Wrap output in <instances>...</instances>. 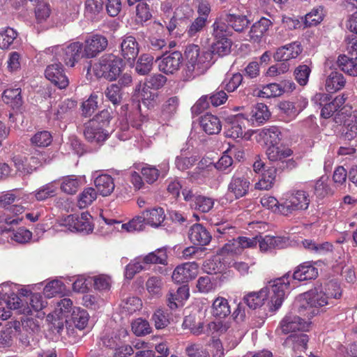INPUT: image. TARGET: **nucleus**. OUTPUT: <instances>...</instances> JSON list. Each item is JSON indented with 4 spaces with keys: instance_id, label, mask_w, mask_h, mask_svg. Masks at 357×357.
Listing matches in <instances>:
<instances>
[{
    "instance_id": "ddd939ff",
    "label": "nucleus",
    "mask_w": 357,
    "mask_h": 357,
    "mask_svg": "<svg viewBox=\"0 0 357 357\" xmlns=\"http://www.w3.org/2000/svg\"><path fill=\"white\" fill-rule=\"evenodd\" d=\"M22 294L24 296H29V305L30 306H25L22 304V299L15 294L20 299V308H17V310H19L20 313L25 314V315H29L32 314V310L35 312H39L40 310H43L47 305V302L45 300L43 299V296L40 294H31V292L24 290L22 291Z\"/></svg>"
},
{
    "instance_id": "5701e85b",
    "label": "nucleus",
    "mask_w": 357,
    "mask_h": 357,
    "mask_svg": "<svg viewBox=\"0 0 357 357\" xmlns=\"http://www.w3.org/2000/svg\"><path fill=\"white\" fill-rule=\"evenodd\" d=\"M348 92H344L337 96L334 99L330 100L321 110V116L324 119H328L337 112L349 98Z\"/></svg>"
},
{
    "instance_id": "cd10ccee",
    "label": "nucleus",
    "mask_w": 357,
    "mask_h": 357,
    "mask_svg": "<svg viewBox=\"0 0 357 357\" xmlns=\"http://www.w3.org/2000/svg\"><path fill=\"white\" fill-rule=\"evenodd\" d=\"M77 102L70 99H66L60 102L56 109H52L48 114L50 120L56 121L64 119L76 107Z\"/></svg>"
},
{
    "instance_id": "4d7b16f0",
    "label": "nucleus",
    "mask_w": 357,
    "mask_h": 357,
    "mask_svg": "<svg viewBox=\"0 0 357 357\" xmlns=\"http://www.w3.org/2000/svg\"><path fill=\"white\" fill-rule=\"evenodd\" d=\"M194 205L192 206V209L199 211L202 213H207L210 211L214 205V200L208 197L199 195L197 197Z\"/></svg>"
},
{
    "instance_id": "9d476101",
    "label": "nucleus",
    "mask_w": 357,
    "mask_h": 357,
    "mask_svg": "<svg viewBox=\"0 0 357 357\" xmlns=\"http://www.w3.org/2000/svg\"><path fill=\"white\" fill-rule=\"evenodd\" d=\"M82 44L85 58L91 59L96 57L107 48L108 40L102 35L93 34L87 37Z\"/></svg>"
},
{
    "instance_id": "473e14b6",
    "label": "nucleus",
    "mask_w": 357,
    "mask_h": 357,
    "mask_svg": "<svg viewBox=\"0 0 357 357\" xmlns=\"http://www.w3.org/2000/svg\"><path fill=\"white\" fill-rule=\"evenodd\" d=\"M302 245L309 252L320 255L332 252L333 249V245L329 242L317 243L312 239L303 240Z\"/></svg>"
},
{
    "instance_id": "7c9ffc66",
    "label": "nucleus",
    "mask_w": 357,
    "mask_h": 357,
    "mask_svg": "<svg viewBox=\"0 0 357 357\" xmlns=\"http://www.w3.org/2000/svg\"><path fill=\"white\" fill-rule=\"evenodd\" d=\"M97 190L102 196L109 195L114 190V183L112 177L108 174H101L94 180Z\"/></svg>"
},
{
    "instance_id": "a18cd8bd",
    "label": "nucleus",
    "mask_w": 357,
    "mask_h": 357,
    "mask_svg": "<svg viewBox=\"0 0 357 357\" xmlns=\"http://www.w3.org/2000/svg\"><path fill=\"white\" fill-rule=\"evenodd\" d=\"M276 177V169L270 168L263 173L261 178L255 184V188L259 190H269L273 185Z\"/></svg>"
},
{
    "instance_id": "49530a36",
    "label": "nucleus",
    "mask_w": 357,
    "mask_h": 357,
    "mask_svg": "<svg viewBox=\"0 0 357 357\" xmlns=\"http://www.w3.org/2000/svg\"><path fill=\"white\" fill-rule=\"evenodd\" d=\"M153 59L154 57L151 54H142L135 66V70L137 73L142 75L148 74L152 69Z\"/></svg>"
},
{
    "instance_id": "6e6552de",
    "label": "nucleus",
    "mask_w": 357,
    "mask_h": 357,
    "mask_svg": "<svg viewBox=\"0 0 357 357\" xmlns=\"http://www.w3.org/2000/svg\"><path fill=\"white\" fill-rule=\"evenodd\" d=\"M91 219V215L86 212L82 213L80 215H69L62 220L61 225L71 231L88 233L93 230Z\"/></svg>"
},
{
    "instance_id": "423d86ee",
    "label": "nucleus",
    "mask_w": 357,
    "mask_h": 357,
    "mask_svg": "<svg viewBox=\"0 0 357 357\" xmlns=\"http://www.w3.org/2000/svg\"><path fill=\"white\" fill-rule=\"evenodd\" d=\"M310 194L303 190H292L282 203L281 214L288 216L294 212L306 211L310 204Z\"/></svg>"
},
{
    "instance_id": "bf43d9fd",
    "label": "nucleus",
    "mask_w": 357,
    "mask_h": 357,
    "mask_svg": "<svg viewBox=\"0 0 357 357\" xmlns=\"http://www.w3.org/2000/svg\"><path fill=\"white\" fill-rule=\"evenodd\" d=\"M17 36V33L12 28L8 27L0 31V48L7 49Z\"/></svg>"
},
{
    "instance_id": "338daca9",
    "label": "nucleus",
    "mask_w": 357,
    "mask_h": 357,
    "mask_svg": "<svg viewBox=\"0 0 357 357\" xmlns=\"http://www.w3.org/2000/svg\"><path fill=\"white\" fill-rule=\"evenodd\" d=\"M143 178L149 184L155 182L159 177V169L155 167L146 164L141 169Z\"/></svg>"
},
{
    "instance_id": "20e7f679",
    "label": "nucleus",
    "mask_w": 357,
    "mask_h": 357,
    "mask_svg": "<svg viewBox=\"0 0 357 357\" xmlns=\"http://www.w3.org/2000/svg\"><path fill=\"white\" fill-rule=\"evenodd\" d=\"M185 55L187 59L186 68L190 76H198L204 73L211 64L212 54L208 52H199L197 45L186 47Z\"/></svg>"
},
{
    "instance_id": "dca6fc26",
    "label": "nucleus",
    "mask_w": 357,
    "mask_h": 357,
    "mask_svg": "<svg viewBox=\"0 0 357 357\" xmlns=\"http://www.w3.org/2000/svg\"><path fill=\"white\" fill-rule=\"evenodd\" d=\"M303 48L300 42L295 41L276 50L273 58L277 61H285L297 58L302 52Z\"/></svg>"
},
{
    "instance_id": "72a5a7b5",
    "label": "nucleus",
    "mask_w": 357,
    "mask_h": 357,
    "mask_svg": "<svg viewBox=\"0 0 357 357\" xmlns=\"http://www.w3.org/2000/svg\"><path fill=\"white\" fill-rule=\"evenodd\" d=\"M346 80L342 73L333 71L327 77L325 82V89L329 93H334L342 89Z\"/></svg>"
},
{
    "instance_id": "f3484780",
    "label": "nucleus",
    "mask_w": 357,
    "mask_h": 357,
    "mask_svg": "<svg viewBox=\"0 0 357 357\" xmlns=\"http://www.w3.org/2000/svg\"><path fill=\"white\" fill-rule=\"evenodd\" d=\"M249 186L248 179L244 175L236 173L232 176L228 185V192L238 199L248 192Z\"/></svg>"
},
{
    "instance_id": "6e6d98bb",
    "label": "nucleus",
    "mask_w": 357,
    "mask_h": 357,
    "mask_svg": "<svg viewBox=\"0 0 357 357\" xmlns=\"http://www.w3.org/2000/svg\"><path fill=\"white\" fill-rule=\"evenodd\" d=\"M342 134L347 140H351L357 135V120L356 116H351L344 123Z\"/></svg>"
},
{
    "instance_id": "4468645a",
    "label": "nucleus",
    "mask_w": 357,
    "mask_h": 357,
    "mask_svg": "<svg viewBox=\"0 0 357 357\" xmlns=\"http://www.w3.org/2000/svg\"><path fill=\"white\" fill-rule=\"evenodd\" d=\"M20 299L15 293L0 292V319L6 320L11 316V310L20 308Z\"/></svg>"
},
{
    "instance_id": "69168bd1",
    "label": "nucleus",
    "mask_w": 357,
    "mask_h": 357,
    "mask_svg": "<svg viewBox=\"0 0 357 357\" xmlns=\"http://www.w3.org/2000/svg\"><path fill=\"white\" fill-rule=\"evenodd\" d=\"M144 222H146L143 215L137 216L128 223L121 225V228L128 232L139 231L144 229Z\"/></svg>"
},
{
    "instance_id": "5fc2aeb1",
    "label": "nucleus",
    "mask_w": 357,
    "mask_h": 357,
    "mask_svg": "<svg viewBox=\"0 0 357 357\" xmlns=\"http://www.w3.org/2000/svg\"><path fill=\"white\" fill-rule=\"evenodd\" d=\"M97 198V192L93 188H85L79 195L78 206L84 208L91 205Z\"/></svg>"
},
{
    "instance_id": "de8ad7c7",
    "label": "nucleus",
    "mask_w": 357,
    "mask_h": 357,
    "mask_svg": "<svg viewBox=\"0 0 357 357\" xmlns=\"http://www.w3.org/2000/svg\"><path fill=\"white\" fill-rule=\"evenodd\" d=\"M326 295L327 301L329 303V306H333L335 304V300L340 299L342 296V290L340 286L335 282H328L324 290Z\"/></svg>"
},
{
    "instance_id": "864d4df0",
    "label": "nucleus",
    "mask_w": 357,
    "mask_h": 357,
    "mask_svg": "<svg viewBox=\"0 0 357 357\" xmlns=\"http://www.w3.org/2000/svg\"><path fill=\"white\" fill-rule=\"evenodd\" d=\"M105 95L114 105H120L123 99V93L120 86L112 84L105 90Z\"/></svg>"
},
{
    "instance_id": "79ce46f5",
    "label": "nucleus",
    "mask_w": 357,
    "mask_h": 357,
    "mask_svg": "<svg viewBox=\"0 0 357 357\" xmlns=\"http://www.w3.org/2000/svg\"><path fill=\"white\" fill-rule=\"evenodd\" d=\"M102 0H86L85 2V17L91 20H97L98 16L102 10Z\"/></svg>"
},
{
    "instance_id": "2eb2a0df",
    "label": "nucleus",
    "mask_w": 357,
    "mask_h": 357,
    "mask_svg": "<svg viewBox=\"0 0 357 357\" xmlns=\"http://www.w3.org/2000/svg\"><path fill=\"white\" fill-rule=\"evenodd\" d=\"M309 320H304L294 314H287L280 323L281 330L285 334L307 330L310 324Z\"/></svg>"
},
{
    "instance_id": "c756f323",
    "label": "nucleus",
    "mask_w": 357,
    "mask_h": 357,
    "mask_svg": "<svg viewBox=\"0 0 357 357\" xmlns=\"http://www.w3.org/2000/svg\"><path fill=\"white\" fill-rule=\"evenodd\" d=\"M200 126L203 130L208 135L218 134L222 129V124L219 118L211 114H206L202 116Z\"/></svg>"
},
{
    "instance_id": "58836bf2",
    "label": "nucleus",
    "mask_w": 357,
    "mask_h": 357,
    "mask_svg": "<svg viewBox=\"0 0 357 357\" xmlns=\"http://www.w3.org/2000/svg\"><path fill=\"white\" fill-rule=\"evenodd\" d=\"M260 250L261 252H267L274 248H283V238L279 236H266L264 238L261 236L257 238Z\"/></svg>"
},
{
    "instance_id": "09e8293b",
    "label": "nucleus",
    "mask_w": 357,
    "mask_h": 357,
    "mask_svg": "<svg viewBox=\"0 0 357 357\" xmlns=\"http://www.w3.org/2000/svg\"><path fill=\"white\" fill-rule=\"evenodd\" d=\"M89 315L88 312L79 307L73 310L72 313V320L75 326L82 330L87 326L89 321Z\"/></svg>"
},
{
    "instance_id": "e2e57ef3",
    "label": "nucleus",
    "mask_w": 357,
    "mask_h": 357,
    "mask_svg": "<svg viewBox=\"0 0 357 357\" xmlns=\"http://www.w3.org/2000/svg\"><path fill=\"white\" fill-rule=\"evenodd\" d=\"M236 121L231 122L227 128L226 136L236 139L243 136L242 126L238 123L239 120L245 119L243 114H238L236 116Z\"/></svg>"
},
{
    "instance_id": "393cba45",
    "label": "nucleus",
    "mask_w": 357,
    "mask_h": 357,
    "mask_svg": "<svg viewBox=\"0 0 357 357\" xmlns=\"http://www.w3.org/2000/svg\"><path fill=\"white\" fill-rule=\"evenodd\" d=\"M13 161L17 172L21 175L31 174L37 168L38 164V159L33 156L30 158L15 156Z\"/></svg>"
},
{
    "instance_id": "37998d69",
    "label": "nucleus",
    "mask_w": 357,
    "mask_h": 357,
    "mask_svg": "<svg viewBox=\"0 0 357 357\" xmlns=\"http://www.w3.org/2000/svg\"><path fill=\"white\" fill-rule=\"evenodd\" d=\"M80 180L75 176H67L61 179L60 188L62 192L73 195L75 194L80 187Z\"/></svg>"
},
{
    "instance_id": "b1692460",
    "label": "nucleus",
    "mask_w": 357,
    "mask_h": 357,
    "mask_svg": "<svg viewBox=\"0 0 357 357\" xmlns=\"http://www.w3.org/2000/svg\"><path fill=\"white\" fill-rule=\"evenodd\" d=\"M318 276V269L312 264L306 261L298 266L293 274V278L298 281L314 280Z\"/></svg>"
},
{
    "instance_id": "6ab92c4d",
    "label": "nucleus",
    "mask_w": 357,
    "mask_h": 357,
    "mask_svg": "<svg viewBox=\"0 0 357 357\" xmlns=\"http://www.w3.org/2000/svg\"><path fill=\"white\" fill-rule=\"evenodd\" d=\"M189 288L182 285L176 289H172L167 295V306L172 310L183 306V301L189 297Z\"/></svg>"
},
{
    "instance_id": "7ed1b4c3",
    "label": "nucleus",
    "mask_w": 357,
    "mask_h": 357,
    "mask_svg": "<svg viewBox=\"0 0 357 357\" xmlns=\"http://www.w3.org/2000/svg\"><path fill=\"white\" fill-rule=\"evenodd\" d=\"M111 116L107 110L101 111L93 119L85 124L84 135L86 139L93 144L105 142L109 135L108 130Z\"/></svg>"
},
{
    "instance_id": "680f3d73",
    "label": "nucleus",
    "mask_w": 357,
    "mask_h": 357,
    "mask_svg": "<svg viewBox=\"0 0 357 357\" xmlns=\"http://www.w3.org/2000/svg\"><path fill=\"white\" fill-rule=\"evenodd\" d=\"M163 287V281L160 277H150L146 282V288L152 296H159Z\"/></svg>"
},
{
    "instance_id": "a878e982",
    "label": "nucleus",
    "mask_w": 357,
    "mask_h": 357,
    "mask_svg": "<svg viewBox=\"0 0 357 357\" xmlns=\"http://www.w3.org/2000/svg\"><path fill=\"white\" fill-rule=\"evenodd\" d=\"M273 22L268 18L261 17L251 26L249 32L250 40L254 43H259Z\"/></svg>"
},
{
    "instance_id": "39448f33",
    "label": "nucleus",
    "mask_w": 357,
    "mask_h": 357,
    "mask_svg": "<svg viewBox=\"0 0 357 357\" xmlns=\"http://www.w3.org/2000/svg\"><path fill=\"white\" fill-rule=\"evenodd\" d=\"M122 68V60L113 54H105L93 67L94 75L109 81L115 80L120 75Z\"/></svg>"
},
{
    "instance_id": "ea45409f",
    "label": "nucleus",
    "mask_w": 357,
    "mask_h": 357,
    "mask_svg": "<svg viewBox=\"0 0 357 357\" xmlns=\"http://www.w3.org/2000/svg\"><path fill=\"white\" fill-rule=\"evenodd\" d=\"M260 136L266 143H270L271 145L278 144L282 139L281 131L275 126L264 128L260 132Z\"/></svg>"
},
{
    "instance_id": "a211bd4d",
    "label": "nucleus",
    "mask_w": 357,
    "mask_h": 357,
    "mask_svg": "<svg viewBox=\"0 0 357 357\" xmlns=\"http://www.w3.org/2000/svg\"><path fill=\"white\" fill-rule=\"evenodd\" d=\"M182 60V54L178 51L164 55L158 64L159 70L166 74H172L179 69Z\"/></svg>"
},
{
    "instance_id": "0eeeda50",
    "label": "nucleus",
    "mask_w": 357,
    "mask_h": 357,
    "mask_svg": "<svg viewBox=\"0 0 357 357\" xmlns=\"http://www.w3.org/2000/svg\"><path fill=\"white\" fill-rule=\"evenodd\" d=\"M231 33L230 28L222 20H215L213 24V36L215 42L213 52L220 56L228 54L231 51V41L227 36Z\"/></svg>"
},
{
    "instance_id": "f704fd0d",
    "label": "nucleus",
    "mask_w": 357,
    "mask_h": 357,
    "mask_svg": "<svg viewBox=\"0 0 357 357\" xmlns=\"http://www.w3.org/2000/svg\"><path fill=\"white\" fill-rule=\"evenodd\" d=\"M2 100L6 104L10 105L13 109H18L23 103L21 96V89L20 88H16L5 90L2 96Z\"/></svg>"
},
{
    "instance_id": "13d9d810",
    "label": "nucleus",
    "mask_w": 357,
    "mask_h": 357,
    "mask_svg": "<svg viewBox=\"0 0 357 357\" xmlns=\"http://www.w3.org/2000/svg\"><path fill=\"white\" fill-rule=\"evenodd\" d=\"M132 332L137 336H144L151 333L152 328L148 321L139 318L132 322Z\"/></svg>"
},
{
    "instance_id": "8fccbe9b",
    "label": "nucleus",
    "mask_w": 357,
    "mask_h": 357,
    "mask_svg": "<svg viewBox=\"0 0 357 357\" xmlns=\"http://www.w3.org/2000/svg\"><path fill=\"white\" fill-rule=\"evenodd\" d=\"M281 95H282V90L280 83H271L266 84L257 92V96L264 98L278 97Z\"/></svg>"
},
{
    "instance_id": "052dcab7",
    "label": "nucleus",
    "mask_w": 357,
    "mask_h": 357,
    "mask_svg": "<svg viewBox=\"0 0 357 357\" xmlns=\"http://www.w3.org/2000/svg\"><path fill=\"white\" fill-rule=\"evenodd\" d=\"M206 25V20L204 17H197L188 26L186 33L190 38H197L199 33L202 31Z\"/></svg>"
},
{
    "instance_id": "c03bdc74",
    "label": "nucleus",
    "mask_w": 357,
    "mask_h": 357,
    "mask_svg": "<svg viewBox=\"0 0 357 357\" xmlns=\"http://www.w3.org/2000/svg\"><path fill=\"white\" fill-rule=\"evenodd\" d=\"M136 96L142 100V102L146 105L148 107H153L156 102L158 95L155 92L150 91V88L146 86H143L141 89V86H139V89H135Z\"/></svg>"
},
{
    "instance_id": "0e129e2a",
    "label": "nucleus",
    "mask_w": 357,
    "mask_h": 357,
    "mask_svg": "<svg viewBox=\"0 0 357 357\" xmlns=\"http://www.w3.org/2000/svg\"><path fill=\"white\" fill-rule=\"evenodd\" d=\"M152 17L149 6L145 2H139L136 7V21L142 24Z\"/></svg>"
},
{
    "instance_id": "aec40b11",
    "label": "nucleus",
    "mask_w": 357,
    "mask_h": 357,
    "mask_svg": "<svg viewBox=\"0 0 357 357\" xmlns=\"http://www.w3.org/2000/svg\"><path fill=\"white\" fill-rule=\"evenodd\" d=\"M190 241L195 245L204 246L211 241L209 231L201 224L196 223L190 227L188 231Z\"/></svg>"
},
{
    "instance_id": "f03ea898",
    "label": "nucleus",
    "mask_w": 357,
    "mask_h": 357,
    "mask_svg": "<svg viewBox=\"0 0 357 357\" xmlns=\"http://www.w3.org/2000/svg\"><path fill=\"white\" fill-rule=\"evenodd\" d=\"M327 301L326 295L321 287H316L298 296V311L301 315L310 319L319 312L320 308L329 306Z\"/></svg>"
},
{
    "instance_id": "4be33fe9",
    "label": "nucleus",
    "mask_w": 357,
    "mask_h": 357,
    "mask_svg": "<svg viewBox=\"0 0 357 357\" xmlns=\"http://www.w3.org/2000/svg\"><path fill=\"white\" fill-rule=\"evenodd\" d=\"M121 53L124 59L133 61L139 54V45L132 36H126L121 44Z\"/></svg>"
},
{
    "instance_id": "bb28decb",
    "label": "nucleus",
    "mask_w": 357,
    "mask_h": 357,
    "mask_svg": "<svg viewBox=\"0 0 357 357\" xmlns=\"http://www.w3.org/2000/svg\"><path fill=\"white\" fill-rule=\"evenodd\" d=\"M213 168V163L206 159L201 160L194 170L188 172V176L192 181L200 182L208 177Z\"/></svg>"
},
{
    "instance_id": "412c9836",
    "label": "nucleus",
    "mask_w": 357,
    "mask_h": 357,
    "mask_svg": "<svg viewBox=\"0 0 357 357\" xmlns=\"http://www.w3.org/2000/svg\"><path fill=\"white\" fill-rule=\"evenodd\" d=\"M293 151L285 146L271 145L266 149V155L268 160L273 162H292L291 160H287L291 156Z\"/></svg>"
},
{
    "instance_id": "774afa93",
    "label": "nucleus",
    "mask_w": 357,
    "mask_h": 357,
    "mask_svg": "<svg viewBox=\"0 0 357 357\" xmlns=\"http://www.w3.org/2000/svg\"><path fill=\"white\" fill-rule=\"evenodd\" d=\"M179 99L176 96L168 98L163 105L162 114L166 118H170L177 112Z\"/></svg>"
},
{
    "instance_id": "a19ab883",
    "label": "nucleus",
    "mask_w": 357,
    "mask_h": 357,
    "mask_svg": "<svg viewBox=\"0 0 357 357\" xmlns=\"http://www.w3.org/2000/svg\"><path fill=\"white\" fill-rule=\"evenodd\" d=\"M357 59L350 58L346 55L338 57L337 63L340 68L350 76H357Z\"/></svg>"
},
{
    "instance_id": "603ef678",
    "label": "nucleus",
    "mask_w": 357,
    "mask_h": 357,
    "mask_svg": "<svg viewBox=\"0 0 357 357\" xmlns=\"http://www.w3.org/2000/svg\"><path fill=\"white\" fill-rule=\"evenodd\" d=\"M65 291L66 287L64 284L59 280H54L45 286L43 293L47 297L51 298L63 294Z\"/></svg>"
},
{
    "instance_id": "1a4fd4ad",
    "label": "nucleus",
    "mask_w": 357,
    "mask_h": 357,
    "mask_svg": "<svg viewBox=\"0 0 357 357\" xmlns=\"http://www.w3.org/2000/svg\"><path fill=\"white\" fill-rule=\"evenodd\" d=\"M52 51H54L56 54H60L62 52L63 58L61 59L70 67L74 66L75 63L85 57L83 44L79 42L72 43L65 49H62L59 46L52 47Z\"/></svg>"
},
{
    "instance_id": "2f4dec72",
    "label": "nucleus",
    "mask_w": 357,
    "mask_h": 357,
    "mask_svg": "<svg viewBox=\"0 0 357 357\" xmlns=\"http://www.w3.org/2000/svg\"><path fill=\"white\" fill-rule=\"evenodd\" d=\"M217 20H222L229 27L238 32L242 31L248 24L249 21L245 16L225 14Z\"/></svg>"
},
{
    "instance_id": "3c124183",
    "label": "nucleus",
    "mask_w": 357,
    "mask_h": 357,
    "mask_svg": "<svg viewBox=\"0 0 357 357\" xmlns=\"http://www.w3.org/2000/svg\"><path fill=\"white\" fill-rule=\"evenodd\" d=\"M323 18L324 8L322 6H318L305 15L304 24L305 26H316L323 20Z\"/></svg>"
},
{
    "instance_id": "4c0bfd02",
    "label": "nucleus",
    "mask_w": 357,
    "mask_h": 357,
    "mask_svg": "<svg viewBox=\"0 0 357 357\" xmlns=\"http://www.w3.org/2000/svg\"><path fill=\"white\" fill-rule=\"evenodd\" d=\"M230 312V307L226 298L218 296L213 301L211 305V314L213 316L224 318L229 315Z\"/></svg>"
},
{
    "instance_id": "c9c22d12",
    "label": "nucleus",
    "mask_w": 357,
    "mask_h": 357,
    "mask_svg": "<svg viewBox=\"0 0 357 357\" xmlns=\"http://www.w3.org/2000/svg\"><path fill=\"white\" fill-rule=\"evenodd\" d=\"M57 189L58 187L56 181H52L40 186L33 192V195L37 201H45L55 197L57 193Z\"/></svg>"
},
{
    "instance_id": "9b49d317",
    "label": "nucleus",
    "mask_w": 357,
    "mask_h": 357,
    "mask_svg": "<svg viewBox=\"0 0 357 357\" xmlns=\"http://www.w3.org/2000/svg\"><path fill=\"white\" fill-rule=\"evenodd\" d=\"M198 268L196 262L183 263L176 267L172 273V280L177 283L188 282L197 276Z\"/></svg>"
},
{
    "instance_id": "e433bc0d",
    "label": "nucleus",
    "mask_w": 357,
    "mask_h": 357,
    "mask_svg": "<svg viewBox=\"0 0 357 357\" xmlns=\"http://www.w3.org/2000/svg\"><path fill=\"white\" fill-rule=\"evenodd\" d=\"M142 215L146 224L158 227L165 220L164 210L160 208H153L142 212Z\"/></svg>"
},
{
    "instance_id": "c85d7f7f",
    "label": "nucleus",
    "mask_w": 357,
    "mask_h": 357,
    "mask_svg": "<svg viewBox=\"0 0 357 357\" xmlns=\"http://www.w3.org/2000/svg\"><path fill=\"white\" fill-rule=\"evenodd\" d=\"M271 113L268 107L264 103H257L251 110L246 118L252 124L259 126L266 122L270 117Z\"/></svg>"
},
{
    "instance_id": "f257e3e1",
    "label": "nucleus",
    "mask_w": 357,
    "mask_h": 357,
    "mask_svg": "<svg viewBox=\"0 0 357 357\" xmlns=\"http://www.w3.org/2000/svg\"><path fill=\"white\" fill-rule=\"evenodd\" d=\"M289 286V274L277 278L258 292L249 293L244 297V301L252 309L261 306L268 296L270 297L271 307L278 310L284 299L285 291Z\"/></svg>"
},
{
    "instance_id": "f8f14e48",
    "label": "nucleus",
    "mask_w": 357,
    "mask_h": 357,
    "mask_svg": "<svg viewBox=\"0 0 357 357\" xmlns=\"http://www.w3.org/2000/svg\"><path fill=\"white\" fill-rule=\"evenodd\" d=\"M45 75L48 80L61 89L66 88L69 84L61 63L49 65L45 69Z\"/></svg>"
}]
</instances>
